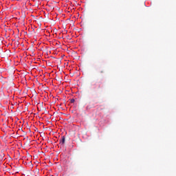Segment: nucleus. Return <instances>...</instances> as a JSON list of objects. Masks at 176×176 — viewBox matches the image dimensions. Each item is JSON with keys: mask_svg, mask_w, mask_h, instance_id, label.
<instances>
[{"mask_svg": "<svg viewBox=\"0 0 176 176\" xmlns=\"http://www.w3.org/2000/svg\"><path fill=\"white\" fill-rule=\"evenodd\" d=\"M100 74H104V70L100 71Z\"/></svg>", "mask_w": 176, "mask_h": 176, "instance_id": "nucleus-4", "label": "nucleus"}, {"mask_svg": "<svg viewBox=\"0 0 176 176\" xmlns=\"http://www.w3.org/2000/svg\"><path fill=\"white\" fill-rule=\"evenodd\" d=\"M70 102H71V104H74V102H75V99H72L70 100Z\"/></svg>", "mask_w": 176, "mask_h": 176, "instance_id": "nucleus-3", "label": "nucleus"}, {"mask_svg": "<svg viewBox=\"0 0 176 176\" xmlns=\"http://www.w3.org/2000/svg\"><path fill=\"white\" fill-rule=\"evenodd\" d=\"M101 89V82H96L92 85V89L96 90H100Z\"/></svg>", "mask_w": 176, "mask_h": 176, "instance_id": "nucleus-1", "label": "nucleus"}, {"mask_svg": "<svg viewBox=\"0 0 176 176\" xmlns=\"http://www.w3.org/2000/svg\"><path fill=\"white\" fill-rule=\"evenodd\" d=\"M59 141L60 145H64L65 144V136H62Z\"/></svg>", "mask_w": 176, "mask_h": 176, "instance_id": "nucleus-2", "label": "nucleus"}]
</instances>
